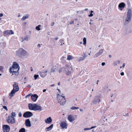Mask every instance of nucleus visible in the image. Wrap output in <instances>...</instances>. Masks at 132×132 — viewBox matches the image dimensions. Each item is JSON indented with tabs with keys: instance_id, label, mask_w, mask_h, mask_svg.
Here are the masks:
<instances>
[{
	"instance_id": "423d86ee",
	"label": "nucleus",
	"mask_w": 132,
	"mask_h": 132,
	"mask_svg": "<svg viewBox=\"0 0 132 132\" xmlns=\"http://www.w3.org/2000/svg\"><path fill=\"white\" fill-rule=\"evenodd\" d=\"M100 101V100L99 99V96H96L94 98L92 102L91 103V105H92L96 104L97 102L99 103Z\"/></svg>"
},
{
	"instance_id": "2eb2a0df",
	"label": "nucleus",
	"mask_w": 132,
	"mask_h": 132,
	"mask_svg": "<svg viewBox=\"0 0 132 132\" xmlns=\"http://www.w3.org/2000/svg\"><path fill=\"white\" fill-rule=\"evenodd\" d=\"M38 97V96L36 94L32 95L31 96V98L34 102L36 101Z\"/></svg>"
},
{
	"instance_id": "f8f14e48",
	"label": "nucleus",
	"mask_w": 132,
	"mask_h": 132,
	"mask_svg": "<svg viewBox=\"0 0 132 132\" xmlns=\"http://www.w3.org/2000/svg\"><path fill=\"white\" fill-rule=\"evenodd\" d=\"M131 17L127 16L126 19L124 23V24L125 25H126L128 24L129 22L131 21Z\"/></svg>"
},
{
	"instance_id": "052dcab7",
	"label": "nucleus",
	"mask_w": 132,
	"mask_h": 132,
	"mask_svg": "<svg viewBox=\"0 0 132 132\" xmlns=\"http://www.w3.org/2000/svg\"><path fill=\"white\" fill-rule=\"evenodd\" d=\"M60 41L62 43V42H63L64 40L63 39H61L60 40Z\"/></svg>"
},
{
	"instance_id": "774afa93",
	"label": "nucleus",
	"mask_w": 132,
	"mask_h": 132,
	"mask_svg": "<svg viewBox=\"0 0 132 132\" xmlns=\"http://www.w3.org/2000/svg\"><path fill=\"white\" fill-rule=\"evenodd\" d=\"M54 84H53V85H51V87H53V86H54Z\"/></svg>"
},
{
	"instance_id": "6e6d98bb",
	"label": "nucleus",
	"mask_w": 132,
	"mask_h": 132,
	"mask_svg": "<svg viewBox=\"0 0 132 132\" xmlns=\"http://www.w3.org/2000/svg\"><path fill=\"white\" fill-rule=\"evenodd\" d=\"M46 91V89H44L43 90V92H45V91Z\"/></svg>"
},
{
	"instance_id": "69168bd1",
	"label": "nucleus",
	"mask_w": 132,
	"mask_h": 132,
	"mask_svg": "<svg viewBox=\"0 0 132 132\" xmlns=\"http://www.w3.org/2000/svg\"><path fill=\"white\" fill-rule=\"evenodd\" d=\"M88 10V9H87V8H86V9H85V10H84L85 11H87V10Z\"/></svg>"
},
{
	"instance_id": "6ab92c4d",
	"label": "nucleus",
	"mask_w": 132,
	"mask_h": 132,
	"mask_svg": "<svg viewBox=\"0 0 132 132\" xmlns=\"http://www.w3.org/2000/svg\"><path fill=\"white\" fill-rule=\"evenodd\" d=\"M47 70H46L44 72H39V74L41 77H45L46 75H47Z\"/></svg>"
},
{
	"instance_id": "37998d69",
	"label": "nucleus",
	"mask_w": 132,
	"mask_h": 132,
	"mask_svg": "<svg viewBox=\"0 0 132 132\" xmlns=\"http://www.w3.org/2000/svg\"><path fill=\"white\" fill-rule=\"evenodd\" d=\"M19 116L20 117L22 116V114L20 112H19Z\"/></svg>"
},
{
	"instance_id": "c756f323",
	"label": "nucleus",
	"mask_w": 132,
	"mask_h": 132,
	"mask_svg": "<svg viewBox=\"0 0 132 132\" xmlns=\"http://www.w3.org/2000/svg\"><path fill=\"white\" fill-rule=\"evenodd\" d=\"M79 108V107H77L75 106H72L71 108L70 109L72 110H75L78 109Z\"/></svg>"
},
{
	"instance_id": "39448f33",
	"label": "nucleus",
	"mask_w": 132,
	"mask_h": 132,
	"mask_svg": "<svg viewBox=\"0 0 132 132\" xmlns=\"http://www.w3.org/2000/svg\"><path fill=\"white\" fill-rule=\"evenodd\" d=\"M57 100L59 103H60L61 105H64L65 103V99L64 96L60 95V96H57Z\"/></svg>"
},
{
	"instance_id": "6e6552de",
	"label": "nucleus",
	"mask_w": 132,
	"mask_h": 132,
	"mask_svg": "<svg viewBox=\"0 0 132 132\" xmlns=\"http://www.w3.org/2000/svg\"><path fill=\"white\" fill-rule=\"evenodd\" d=\"M10 130V126L7 125L3 126V132H9Z\"/></svg>"
},
{
	"instance_id": "aec40b11",
	"label": "nucleus",
	"mask_w": 132,
	"mask_h": 132,
	"mask_svg": "<svg viewBox=\"0 0 132 132\" xmlns=\"http://www.w3.org/2000/svg\"><path fill=\"white\" fill-rule=\"evenodd\" d=\"M35 111H40L42 110L41 107L39 105H37L36 104H35Z\"/></svg>"
},
{
	"instance_id": "cd10ccee",
	"label": "nucleus",
	"mask_w": 132,
	"mask_h": 132,
	"mask_svg": "<svg viewBox=\"0 0 132 132\" xmlns=\"http://www.w3.org/2000/svg\"><path fill=\"white\" fill-rule=\"evenodd\" d=\"M40 25H38V26H37L36 27V30H37L38 31L40 30Z\"/></svg>"
},
{
	"instance_id": "f704fd0d",
	"label": "nucleus",
	"mask_w": 132,
	"mask_h": 132,
	"mask_svg": "<svg viewBox=\"0 0 132 132\" xmlns=\"http://www.w3.org/2000/svg\"><path fill=\"white\" fill-rule=\"evenodd\" d=\"M31 95V93H30V94H28V95H27L26 97H25V98H27L29 97V96H30Z\"/></svg>"
},
{
	"instance_id": "2f4dec72",
	"label": "nucleus",
	"mask_w": 132,
	"mask_h": 132,
	"mask_svg": "<svg viewBox=\"0 0 132 132\" xmlns=\"http://www.w3.org/2000/svg\"><path fill=\"white\" fill-rule=\"evenodd\" d=\"M55 71V69L54 68V67L52 68L51 69V70L50 71V72L52 73L53 72H54Z\"/></svg>"
},
{
	"instance_id": "ea45409f",
	"label": "nucleus",
	"mask_w": 132,
	"mask_h": 132,
	"mask_svg": "<svg viewBox=\"0 0 132 132\" xmlns=\"http://www.w3.org/2000/svg\"><path fill=\"white\" fill-rule=\"evenodd\" d=\"M62 71V68H61L59 70V73H60Z\"/></svg>"
},
{
	"instance_id": "de8ad7c7",
	"label": "nucleus",
	"mask_w": 132,
	"mask_h": 132,
	"mask_svg": "<svg viewBox=\"0 0 132 132\" xmlns=\"http://www.w3.org/2000/svg\"><path fill=\"white\" fill-rule=\"evenodd\" d=\"M74 21H71L70 22V24H72L74 23Z\"/></svg>"
},
{
	"instance_id": "7ed1b4c3",
	"label": "nucleus",
	"mask_w": 132,
	"mask_h": 132,
	"mask_svg": "<svg viewBox=\"0 0 132 132\" xmlns=\"http://www.w3.org/2000/svg\"><path fill=\"white\" fill-rule=\"evenodd\" d=\"M13 89L12 90L11 93L10 94V96H11L10 98L12 97L13 96L15 93L19 90V88L18 86V83L15 82L14 84L13 85Z\"/></svg>"
},
{
	"instance_id": "a211bd4d",
	"label": "nucleus",
	"mask_w": 132,
	"mask_h": 132,
	"mask_svg": "<svg viewBox=\"0 0 132 132\" xmlns=\"http://www.w3.org/2000/svg\"><path fill=\"white\" fill-rule=\"evenodd\" d=\"M52 119L50 117L47 118L45 120V122L47 124H51L52 123Z\"/></svg>"
},
{
	"instance_id": "c03bdc74",
	"label": "nucleus",
	"mask_w": 132,
	"mask_h": 132,
	"mask_svg": "<svg viewBox=\"0 0 132 132\" xmlns=\"http://www.w3.org/2000/svg\"><path fill=\"white\" fill-rule=\"evenodd\" d=\"M120 74L121 76H123L124 75V73L123 72H122Z\"/></svg>"
},
{
	"instance_id": "b1692460",
	"label": "nucleus",
	"mask_w": 132,
	"mask_h": 132,
	"mask_svg": "<svg viewBox=\"0 0 132 132\" xmlns=\"http://www.w3.org/2000/svg\"><path fill=\"white\" fill-rule=\"evenodd\" d=\"M120 63V61L119 60H118L113 62V64L114 66H116L118 64H119Z\"/></svg>"
},
{
	"instance_id": "49530a36",
	"label": "nucleus",
	"mask_w": 132,
	"mask_h": 132,
	"mask_svg": "<svg viewBox=\"0 0 132 132\" xmlns=\"http://www.w3.org/2000/svg\"><path fill=\"white\" fill-rule=\"evenodd\" d=\"M54 24V22H52L51 24V26H53Z\"/></svg>"
},
{
	"instance_id": "4c0bfd02",
	"label": "nucleus",
	"mask_w": 132,
	"mask_h": 132,
	"mask_svg": "<svg viewBox=\"0 0 132 132\" xmlns=\"http://www.w3.org/2000/svg\"><path fill=\"white\" fill-rule=\"evenodd\" d=\"M3 101L4 103V104L5 105H7V102H5L4 100H3Z\"/></svg>"
},
{
	"instance_id": "864d4df0",
	"label": "nucleus",
	"mask_w": 132,
	"mask_h": 132,
	"mask_svg": "<svg viewBox=\"0 0 132 132\" xmlns=\"http://www.w3.org/2000/svg\"><path fill=\"white\" fill-rule=\"evenodd\" d=\"M125 63H123V64L122 66V67L123 68H124L125 66Z\"/></svg>"
},
{
	"instance_id": "c85d7f7f",
	"label": "nucleus",
	"mask_w": 132,
	"mask_h": 132,
	"mask_svg": "<svg viewBox=\"0 0 132 132\" xmlns=\"http://www.w3.org/2000/svg\"><path fill=\"white\" fill-rule=\"evenodd\" d=\"M72 56L70 55H69L68 56L67 60H70L72 59Z\"/></svg>"
},
{
	"instance_id": "c9c22d12",
	"label": "nucleus",
	"mask_w": 132,
	"mask_h": 132,
	"mask_svg": "<svg viewBox=\"0 0 132 132\" xmlns=\"http://www.w3.org/2000/svg\"><path fill=\"white\" fill-rule=\"evenodd\" d=\"M3 108L5 109L6 111L8 110V109L7 108V107L6 106H3Z\"/></svg>"
},
{
	"instance_id": "4be33fe9",
	"label": "nucleus",
	"mask_w": 132,
	"mask_h": 132,
	"mask_svg": "<svg viewBox=\"0 0 132 132\" xmlns=\"http://www.w3.org/2000/svg\"><path fill=\"white\" fill-rule=\"evenodd\" d=\"M53 124L51 125L49 127L46 128L45 130L46 131L50 130L53 128Z\"/></svg>"
},
{
	"instance_id": "4468645a",
	"label": "nucleus",
	"mask_w": 132,
	"mask_h": 132,
	"mask_svg": "<svg viewBox=\"0 0 132 132\" xmlns=\"http://www.w3.org/2000/svg\"><path fill=\"white\" fill-rule=\"evenodd\" d=\"M125 4L123 2H122L120 3L118 5V8L119 10L122 11L125 6Z\"/></svg>"
},
{
	"instance_id": "58836bf2",
	"label": "nucleus",
	"mask_w": 132,
	"mask_h": 132,
	"mask_svg": "<svg viewBox=\"0 0 132 132\" xmlns=\"http://www.w3.org/2000/svg\"><path fill=\"white\" fill-rule=\"evenodd\" d=\"M85 58L86 56H83L82 57H81L80 58L82 60H83L85 59Z\"/></svg>"
},
{
	"instance_id": "3c124183",
	"label": "nucleus",
	"mask_w": 132,
	"mask_h": 132,
	"mask_svg": "<svg viewBox=\"0 0 132 132\" xmlns=\"http://www.w3.org/2000/svg\"><path fill=\"white\" fill-rule=\"evenodd\" d=\"M37 46L38 48H39L40 47V44H38V45Z\"/></svg>"
},
{
	"instance_id": "e2e57ef3",
	"label": "nucleus",
	"mask_w": 132,
	"mask_h": 132,
	"mask_svg": "<svg viewBox=\"0 0 132 132\" xmlns=\"http://www.w3.org/2000/svg\"><path fill=\"white\" fill-rule=\"evenodd\" d=\"M80 111H83V110L82 109H80Z\"/></svg>"
},
{
	"instance_id": "9b49d317",
	"label": "nucleus",
	"mask_w": 132,
	"mask_h": 132,
	"mask_svg": "<svg viewBox=\"0 0 132 132\" xmlns=\"http://www.w3.org/2000/svg\"><path fill=\"white\" fill-rule=\"evenodd\" d=\"M60 125L62 129L64 128L65 129L67 128V123L65 121L61 122L60 123Z\"/></svg>"
},
{
	"instance_id": "0eeeda50",
	"label": "nucleus",
	"mask_w": 132,
	"mask_h": 132,
	"mask_svg": "<svg viewBox=\"0 0 132 132\" xmlns=\"http://www.w3.org/2000/svg\"><path fill=\"white\" fill-rule=\"evenodd\" d=\"M33 114L30 111H26L24 112L23 115V116L24 118H29L32 116Z\"/></svg>"
},
{
	"instance_id": "a19ab883",
	"label": "nucleus",
	"mask_w": 132,
	"mask_h": 132,
	"mask_svg": "<svg viewBox=\"0 0 132 132\" xmlns=\"http://www.w3.org/2000/svg\"><path fill=\"white\" fill-rule=\"evenodd\" d=\"M90 129V128H86L84 129V130H88Z\"/></svg>"
},
{
	"instance_id": "5701e85b",
	"label": "nucleus",
	"mask_w": 132,
	"mask_h": 132,
	"mask_svg": "<svg viewBox=\"0 0 132 132\" xmlns=\"http://www.w3.org/2000/svg\"><path fill=\"white\" fill-rule=\"evenodd\" d=\"M68 119L70 122H72L74 120V119H73L72 116L71 115H69L68 116Z\"/></svg>"
},
{
	"instance_id": "e433bc0d",
	"label": "nucleus",
	"mask_w": 132,
	"mask_h": 132,
	"mask_svg": "<svg viewBox=\"0 0 132 132\" xmlns=\"http://www.w3.org/2000/svg\"><path fill=\"white\" fill-rule=\"evenodd\" d=\"M3 69V66H0V71H2Z\"/></svg>"
},
{
	"instance_id": "4d7b16f0",
	"label": "nucleus",
	"mask_w": 132,
	"mask_h": 132,
	"mask_svg": "<svg viewBox=\"0 0 132 132\" xmlns=\"http://www.w3.org/2000/svg\"><path fill=\"white\" fill-rule=\"evenodd\" d=\"M58 39V38L57 37H56L55 38V39L56 40H57Z\"/></svg>"
},
{
	"instance_id": "20e7f679",
	"label": "nucleus",
	"mask_w": 132,
	"mask_h": 132,
	"mask_svg": "<svg viewBox=\"0 0 132 132\" xmlns=\"http://www.w3.org/2000/svg\"><path fill=\"white\" fill-rule=\"evenodd\" d=\"M11 114V116L10 114L9 116L7 121L9 123H14L15 122V119L14 117L16 116V114L14 112H12Z\"/></svg>"
},
{
	"instance_id": "1a4fd4ad",
	"label": "nucleus",
	"mask_w": 132,
	"mask_h": 132,
	"mask_svg": "<svg viewBox=\"0 0 132 132\" xmlns=\"http://www.w3.org/2000/svg\"><path fill=\"white\" fill-rule=\"evenodd\" d=\"M14 32L12 30H6L4 31L3 32V35L4 36L7 35L13 34Z\"/></svg>"
},
{
	"instance_id": "09e8293b",
	"label": "nucleus",
	"mask_w": 132,
	"mask_h": 132,
	"mask_svg": "<svg viewBox=\"0 0 132 132\" xmlns=\"http://www.w3.org/2000/svg\"><path fill=\"white\" fill-rule=\"evenodd\" d=\"M96 127V126H92V127H91L90 128V129H92L94 128H95Z\"/></svg>"
},
{
	"instance_id": "5fc2aeb1",
	"label": "nucleus",
	"mask_w": 132,
	"mask_h": 132,
	"mask_svg": "<svg viewBox=\"0 0 132 132\" xmlns=\"http://www.w3.org/2000/svg\"><path fill=\"white\" fill-rule=\"evenodd\" d=\"M27 87H29L30 88L31 87V86L30 85H28L27 86Z\"/></svg>"
},
{
	"instance_id": "393cba45",
	"label": "nucleus",
	"mask_w": 132,
	"mask_h": 132,
	"mask_svg": "<svg viewBox=\"0 0 132 132\" xmlns=\"http://www.w3.org/2000/svg\"><path fill=\"white\" fill-rule=\"evenodd\" d=\"M25 129L24 128H22L19 130V132H25Z\"/></svg>"
},
{
	"instance_id": "603ef678",
	"label": "nucleus",
	"mask_w": 132,
	"mask_h": 132,
	"mask_svg": "<svg viewBox=\"0 0 132 132\" xmlns=\"http://www.w3.org/2000/svg\"><path fill=\"white\" fill-rule=\"evenodd\" d=\"M3 16V14L2 13L0 14V17H2Z\"/></svg>"
},
{
	"instance_id": "338daca9",
	"label": "nucleus",
	"mask_w": 132,
	"mask_h": 132,
	"mask_svg": "<svg viewBox=\"0 0 132 132\" xmlns=\"http://www.w3.org/2000/svg\"><path fill=\"white\" fill-rule=\"evenodd\" d=\"M128 113H127L126 114V116H128Z\"/></svg>"
},
{
	"instance_id": "f3484780",
	"label": "nucleus",
	"mask_w": 132,
	"mask_h": 132,
	"mask_svg": "<svg viewBox=\"0 0 132 132\" xmlns=\"http://www.w3.org/2000/svg\"><path fill=\"white\" fill-rule=\"evenodd\" d=\"M25 125L26 126L30 127L31 126V122L29 119H28L25 120Z\"/></svg>"
},
{
	"instance_id": "a18cd8bd",
	"label": "nucleus",
	"mask_w": 132,
	"mask_h": 132,
	"mask_svg": "<svg viewBox=\"0 0 132 132\" xmlns=\"http://www.w3.org/2000/svg\"><path fill=\"white\" fill-rule=\"evenodd\" d=\"M105 64V63L104 62H103L102 63L101 65L102 66H103Z\"/></svg>"
},
{
	"instance_id": "72a5a7b5",
	"label": "nucleus",
	"mask_w": 132,
	"mask_h": 132,
	"mask_svg": "<svg viewBox=\"0 0 132 132\" xmlns=\"http://www.w3.org/2000/svg\"><path fill=\"white\" fill-rule=\"evenodd\" d=\"M28 18V16H23L22 18V20H25L27 18Z\"/></svg>"
},
{
	"instance_id": "bb28decb",
	"label": "nucleus",
	"mask_w": 132,
	"mask_h": 132,
	"mask_svg": "<svg viewBox=\"0 0 132 132\" xmlns=\"http://www.w3.org/2000/svg\"><path fill=\"white\" fill-rule=\"evenodd\" d=\"M23 40L22 42H23V41L24 40H26L27 41H28V36H26V37H25L23 39L22 38Z\"/></svg>"
},
{
	"instance_id": "7c9ffc66",
	"label": "nucleus",
	"mask_w": 132,
	"mask_h": 132,
	"mask_svg": "<svg viewBox=\"0 0 132 132\" xmlns=\"http://www.w3.org/2000/svg\"><path fill=\"white\" fill-rule=\"evenodd\" d=\"M93 12V11H90V14H89L88 15V16L89 17L92 16L93 15V14H92V13Z\"/></svg>"
},
{
	"instance_id": "0e129e2a",
	"label": "nucleus",
	"mask_w": 132,
	"mask_h": 132,
	"mask_svg": "<svg viewBox=\"0 0 132 132\" xmlns=\"http://www.w3.org/2000/svg\"><path fill=\"white\" fill-rule=\"evenodd\" d=\"M82 60H81V59L80 58V59H79L78 60V61L79 62L80 61H81Z\"/></svg>"
},
{
	"instance_id": "9d476101",
	"label": "nucleus",
	"mask_w": 132,
	"mask_h": 132,
	"mask_svg": "<svg viewBox=\"0 0 132 132\" xmlns=\"http://www.w3.org/2000/svg\"><path fill=\"white\" fill-rule=\"evenodd\" d=\"M63 68L64 69V70L65 71V74L66 75L69 76L71 75V70H72V68L70 67L68 69H65L64 67Z\"/></svg>"
},
{
	"instance_id": "bf43d9fd",
	"label": "nucleus",
	"mask_w": 132,
	"mask_h": 132,
	"mask_svg": "<svg viewBox=\"0 0 132 132\" xmlns=\"http://www.w3.org/2000/svg\"><path fill=\"white\" fill-rule=\"evenodd\" d=\"M109 57H110V58H111V57H112V56L111 55H109Z\"/></svg>"
},
{
	"instance_id": "f03ea898",
	"label": "nucleus",
	"mask_w": 132,
	"mask_h": 132,
	"mask_svg": "<svg viewBox=\"0 0 132 132\" xmlns=\"http://www.w3.org/2000/svg\"><path fill=\"white\" fill-rule=\"evenodd\" d=\"M16 56L20 58H22L26 55H28V54L27 52L21 48H20L16 51Z\"/></svg>"
},
{
	"instance_id": "79ce46f5",
	"label": "nucleus",
	"mask_w": 132,
	"mask_h": 132,
	"mask_svg": "<svg viewBox=\"0 0 132 132\" xmlns=\"http://www.w3.org/2000/svg\"><path fill=\"white\" fill-rule=\"evenodd\" d=\"M65 66L66 68H69V67L70 66L68 64H66Z\"/></svg>"
},
{
	"instance_id": "473e14b6",
	"label": "nucleus",
	"mask_w": 132,
	"mask_h": 132,
	"mask_svg": "<svg viewBox=\"0 0 132 132\" xmlns=\"http://www.w3.org/2000/svg\"><path fill=\"white\" fill-rule=\"evenodd\" d=\"M39 76L38 75H35L34 76V77L35 80H36Z\"/></svg>"
},
{
	"instance_id": "412c9836",
	"label": "nucleus",
	"mask_w": 132,
	"mask_h": 132,
	"mask_svg": "<svg viewBox=\"0 0 132 132\" xmlns=\"http://www.w3.org/2000/svg\"><path fill=\"white\" fill-rule=\"evenodd\" d=\"M132 11L130 9H128L127 14V16L132 17Z\"/></svg>"
},
{
	"instance_id": "13d9d810",
	"label": "nucleus",
	"mask_w": 132,
	"mask_h": 132,
	"mask_svg": "<svg viewBox=\"0 0 132 132\" xmlns=\"http://www.w3.org/2000/svg\"><path fill=\"white\" fill-rule=\"evenodd\" d=\"M57 89L58 90V91L60 93L61 92L60 90L59 89L57 88Z\"/></svg>"
},
{
	"instance_id": "680f3d73",
	"label": "nucleus",
	"mask_w": 132,
	"mask_h": 132,
	"mask_svg": "<svg viewBox=\"0 0 132 132\" xmlns=\"http://www.w3.org/2000/svg\"><path fill=\"white\" fill-rule=\"evenodd\" d=\"M110 95V96L111 97H112L113 96V94H111Z\"/></svg>"
},
{
	"instance_id": "dca6fc26",
	"label": "nucleus",
	"mask_w": 132,
	"mask_h": 132,
	"mask_svg": "<svg viewBox=\"0 0 132 132\" xmlns=\"http://www.w3.org/2000/svg\"><path fill=\"white\" fill-rule=\"evenodd\" d=\"M35 104L29 103L28 104V108L29 110L34 111Z\"/></svg>"
},
{
	"instance_id": "8fccbe9b",
	"label": "nucleus",
	"mask_w": 132,
	"mask_h": 132,
	"mask_svg": "<svg viewBox=\"0 0 132 132\" xmlns=\"http://www.w3.org/2000/svg\"><path fill=\"white\" fill-rule=\"evenodd\" d=\"M132 30H129L128 31V32L129 33H130L132 32Z\"/></svg>"
},
{
	"instance_id": "ddd939ff",
	"label": "nucleus",
	"mask_w": 132,
	"mask_h": 132,
	"mask_svg": "<svg viewBox=\"0 0 132 132\" xmlns=\"http://www.w3.org/2000/svg\"><path fill=\"white\" fill-rule=\"evenodd\" d=\"M104 51V49H103L101 48L100 49L99 51L96 53L95 55L94 56V57L96 58V57L100 55H101L102 53H103Z\"/></svg>"
},
{
	"instance_id": "f257e3e1",
	"label": "nucleus",
	"mask_w": 132,
	"mask_h": 132,
	"mask_svg": "<svg viewBox=\"0 0 132 132\" xmlns=\"http://www.w3.org/2000/svg\"><path fill=\"white\" fill-rule=\"evenodd\" d=\"M20 69V67L19 64L15 62H13V65L11 67L10 69V73H13L12 75L14 74L15 76L18 75L19 72H18Z\"/></svg>"
},
{
	"instance_id": "a878e982",
	"label": "nucleus",
	"mask_w": 132,
	"mask_h": 132,
	"mask_svg": "<svg viewBox=\"0 0 132 132\" xmlns=\"http://www.w3.org/2000/svg\"><path fill=\"white\" fill-rule=\"evenodd\" d=\"M83 44L84 45H85L86 44V39L85 37H84L83 39Z\"/></svg>"
}]
</instances>
